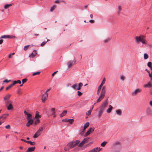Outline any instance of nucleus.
I'll return each instance as SVG.
<instances>
[{"label": "nucleus", "mask_w": 152, "mask_h": 152, "mask_svg": "<svg viewBox=\"0 0 152 152\" xmlns=\"http://www.w3.org/2000/svg\"><path fill=\"white\" fill-rule=\"evenodd\" d=\"M146 36L145 35H140L139 36H136L134 39L136 42L137 44L141 42L143 45H146L147 41L145 39Z\"/></svg>", "instance_id": "nucleus-1"}, {"label": "nucleus", "mask_w": 152, "mask_h": 152, "mask_svg": "<svg viewBox=\"0 0 152 152\" xmlns=\"http://www.w3.org/2000/svg\"><path fill=\"white\" fill-rule=\"evenodd\" d=\"M106 93V87L103 86L101 91L100 95L97 99V102H99L104 98Z\"/></svg>", "instance_id": "nucleus-2"}, {"label": "nucleus", "mask_w": 152, "mask_h": 152, "mask_svg": "<svg viewBox=\"0 0 152 152\" xmlns=\"http://www.w3.org/2000/svg\"><path fill=\"white\" fill-rule=\"evenodd\" d=\"M12 101L10 102L5 103V105L7 110H13L14 107L12 104Z\"/></svg>", "instance_id": "nucleus-3"}, {"label": "nucleus", "mask_w": 152, "mask_h": 152, "mask_svg": "<svg viewBox=\"0 0 152 152\" xmlns=\"http://www.w3.org/2000/svg\"><path fill=\"white\" fill-rule=\"evenodd\" d=\"M108 104L107 100L103 102L102 104L100 107V110L104 112L105 109L106 108V106Z\"/></svg>", "instance_id": "nucleus-4"}, {"label": "nucleus", "mask_w": 152, "mask_h": 152, "mask_svg": "<svg viewBox=\"0 0 152 152\" xmlns=\"http://www.w3.org/2000/svg\"><path fill=\"white\" fill-rule=\"evenodd\" d=\"M43 128L42 127H40L38 130L35 133L33 136L34 138H37L42 132Z\"/></svg>", "instance_id": "nucleus-5"}, {"label": "nucleus", "mask_w": 152, "mask_h": 152, "mask_svg": "<svg viewBox=\"0 0 152 152\" xmlns=\"http://www.w3.org/2000/svg\"><path fill=\"white\" fill-rule=\"evenodd\" d=\"M142 91V89L141 88H136L131 93V94L132 96H136L137 94L140 93Z\"/></svg>", "instance_id": "nucleus-6"}, {"label": "nucleus", "mask_w": 152, "mask_h": 152, "mask_svg": "<svg viewBox=\"0 0 152 152\" xmlns=\"http://www.w3.org/2000/svg\"><path fill=\"white\" fill-rule=\"evenodd\" d=\"M11 96V95L10 94H7L4 97V100L5 103H7L10 102L11 100H10L9 99Z\"/></svg>", "instance_id": "nucleus-7"}, {"label": "nucleus", "mask_w": 152, "mask_h": 152, "mask_svg": "<svg viewBox=\"0 0 152 152\" xmlns=\"http://www.w3.org/2000/svg\"><path fill=\"white\" fill-rule=\"evenodd\" d=\"M94 129L95 128L94 127L90 128L86 132L85 134V136H88L91 133H92L94 131Z\"/></svg>", "instance_id": "nucleus-8"}, {"label": "nucleus", "mask_w": 152, "mask_h": 152, "mask_svg": "<svg viewBox=\"0 0 152 152\" xmlns=\"http://www.w3.org/2000/svg\"><path fill=\"white\" fill-rule=\"evenodd\" d=\"M67 146L69 147V148H72L76 146L75 141H72L69 142L67 145Z\"/></svg>", "instance_id": "nucleus-9"}, {"label": "nucleus", "mask_w": 152, "mask_h": 152, "mask_svg": "<svg viewBox=\"0 0 152 152\" xmlns=\"http://www.w3.org/2000/svg\"><path fill=\"white\" fill-rule=\"evenodd\" d=\"M48 96V94L45 93L43 94L42 96V100L43 102L44 103L45 101L46 100Z\"/></svg>", "instance_id": "nucleus-10"}, {"label": "nucleus", "mask_w": 152, "mask_h": 152, "mask_svg": "<svg viewBox=\"0 0 152 152\" xmlns=\"http://www.w3.org/2000/svg\"><path fill=\"white\" fill-rule=\"evenodd\" d=\"M76 62V60L74 61H69L67 63V64L68 65V68H71L72 65L75 64V63Z\"/></svg>", "instance_id": "nucleus-11"}, {"label": "nucleus", "mask_w": 152, "mask_h": 152, "mask_svg": "<svg viewBox=\"0 0 152 152\" xmlns=\"http://www.w3.org/2000/svg\"><path fill=\"white\" fill-rule=\"evenodd\" d=\"M15 37L14 36L12 35H4L2 36L0 38H9V39H11L15 38Z\"/></svg>", "instance_id": "nucleus-12"}, {"label": "nucleus", "mask_w": 152, "mask_h": 152, "mask_svg": "<svg viewBox=\"0 0 152 152\" xmlns=\"http://www.w3.org/2000/svg\"><path fill=\"white\" fill-rule=\"evenodd\" d=\"M101 148L99 147H96L89 151L88 152H99L101 151Z\"/></svg>", "instance_id": "nucleus-13"}, {"label": "nucleus", "mask_w": 152, "mask_h": 152, "mask_svg": "<svg viewBox=\"0 0 152 152\" xmlns=\"http://www.w3.org/2000/svg\"><path fill=\"white\" fill-rule=\"evenodd\" d=\"M28 120V122L26 124L27 127H29L31 125H32L33 122V121L32 119H30Z\"/></svg>", "instance_id": "nucleus-14"}, {"label": "nucleus", "mask_w": 152, "mask_h": 152, "mask_svg": "<svg viewBox=\"0 0 152 152\" xmlns=\"http://www.w3.org/2000/svg\"><path fill=\"white\" fill-rule=\"evenodd\" d=\"M9 115V114L8 113L4 114H3L0 117V118L1 119H2V120H4L5 119L7 118Z\"/></svg>", "instance_id": "nucleus-15"}, {"label": "nucleus", "mask_w": 152, "mask_h": 152, "mask_svg": "<svg viewBox=\"0 0 152 152\" xmlns=\"http://www.w3.org/2000/svg\"><path fill=\"white\" fill-rule=\"evenodd\" d=\"M37 54V50H34L33 52L31 54L29 57H31V58H33Z\"/></svg>", "instance_id": "nucleus-16"}, {"label": "nucleus", "mask_w": 152, "mask_h": 152, "mask_svg": "<svg viewBox=\"0 0 152 152\" xmlns=\"http://www.w3.org/2000/svg\"><path fill=\"white\" fill-rule=\"evenodd\" d=\"M35 149V147H31L28 148L26 151L27 152H32L34 151Z\"/></svg>", "instance_id": "nucleus-17"}, {"label": "nucleus", "mask_w": 152, "mask_h": 152, "mask_svg": "<svg viewBox=\"0 0 152 152\" xmlns=\"http://www.w3.org/2000/svg\"><path fill=\"white\" fill-rule=\"evenodd\" d=\"M152 86V84L150 82H149L148 83L145 84L144 85V87L147 88H150Z\"/></svg>", "instance_id": "nucleus-18"}, {"label": "nucleus", "mask_w": 152, "mask_h": 152, "mask_svg": "<svg viewBox=\"0 0 152 152\" xmlns=\"http://www.w3.org/2000/svg\"><path fill=\"white\" fill-rule=\"evenodd\" d=\"M86 140V139H84L82 141L79 145L78 146L79 147H83V145L86 143L85 141Z\"/></svg>", "instance_id": "nucleus-19"}, {"label": "nucleus", "mask_w": 152, "mask_h": 152, "mask_svg": "<svg viewBox=\"0 0 152 152\" xmlns=\"http://www.w3.org/2000/svg\"><path fill=\"white\" fill-rule=\"evenodd\" d=\"M67 113V111L66 110H64L61 114L60 115V116L61 117H62L65 115Z\"/></svg>", "instance_id": "nucleus-20"}, {"label": "nucleus", "mask_w": 152, "mask_h": 152, "mask_svg": "<svg viewBox=\"0 0 152 152\" xmlns=\"http://www.w3.org/2000/svg\"><path fill=\"white\" fill-rule=\"evenodd\" d=\"M35 117L36 118H39L41 117V115H39V112L38 111H36L35 115Z\"/></svg>", "instance_id": "nucleus-21"}, {"label": "nucleus", "mask_w": 152, "mask_h": 152, "mask_svg": "<svg viewBox=\"0 0 152 152\" xmlns=\"http://www.w3.org/2000/svg\"><path fill=\"white\" fill-rule=\"evenodd\" d=\"M72 87L74 89H76L77 90L78 88V84L75 83L72 86Z\"/></svg>", "instance_id": "nucleus-22"}, {"label": "nucleus", "mask_w": 152, "mask_h": 152, "mask_svg": "<svg viewBox=\"0 0 152 152\" xmlns=\"http://www.w3.org/2000/svg\"><path fill=\"white\" fill-rule=\"evenodd\" d=\"M17 83H19V84H20L21 83V81L20 80H15L12 83V84L13 86L15 85V84Z\"/></svg>", "instance_id": "nucleus-23"}, {"label": "nucleus", "mask_w": 152, "mask_h": 152, "mask_svg": "<svg viewBox=\"0 0 152 152\" xmlns=\"http://www.w3.org/2000/svg\"><path fill=\"white\" fill-rule=\"evenodd\" d=\"M116 113L117 115H122V111L120 109L116 110Z\"/></svg>", "instance_id": "nucleus-24"}, {"label": "nucleus", "mask_w": 152, "mask_h": 152, "mask_svg": "<svg viewBox=\"0 0 152 152\" xmlns=\"http://www.w3.org/2000/svg\"><path fill=\"white\" fill-rule=\"evenodd\" d=\"M109 107H110V108H108L107 109V113H110V112H111L112 110V109L113 108V107L110 105H109Z\"/></svg>", "instance_id": "nucleus-25"}, {"label": "nucleus", "mask_w": 152, "mask_h": 152, "mask_svg": "<svg viewBox=\"0 0 152 152\" xmlns=\"http://www.w3.org/2000/svg\"><path fill=\"white\" fill-rule=\"evenodd\" d=\"M12 4H6L4 6V8L5 9H7L9 8L11 6Z\"/></svg>", "instance_id": "nucleus-26"}, {"label": "nucleus", "mask_w": 152, "mask_h": 152, "mask_svg": "<svg viewBox=\"0 0 152 152\" xmlns=\"http://www.w3.org/2000/svg\"><path fill=\"white\" fill-rule=\"evenodd\" d=\"M103 113V112L102 111H101L99 110V112L98 113V117L99 118H100L102 115Z\"/></svg>", "instance_id": "nucleus-27"}, {"label": "nucleus", "mask_w": 152, "mask_h": 152, "mask_svg": "<svg viewBox=\"0 0 152 152\" xmlns=\"http://www.w3.org/2000/svg\"><path fill=\"white\" fill-rule=\"evenodd\" d=\"M121 145V142L119 141H117L115 142L113 144V145L114 146H116L117 145Z\"/></svg>", "instance_id": "nucleus-28"}, {"label": "nucleus", "mask_w": 152, "mask_h": 152, "mask_svg": "<svg viewBox=\"0 0 152 152\" xmlns=\"http://www.w3.org/2000/svg\"><path fill=\"white\" fill-rule=\"evenodd\" d=\"M78 84V88L77 90H79L80 89L81 87L83 86V83H80Z\"/></svg>", "instance_id": "nucleus-29"}, {"label": "nucleus", "mask_w": 152, "mask_h": 152, "mask_svg": "<svg viewBox=\"0 0 152 152\" xmlns=\"http://www.w3.org/2000/svg\"><path fill=\"white\" fill-rule=\"evenodd\" d=\"M147 113L149 115L151 114V111L150 108H148L146 110Z\"/></svg>", "instance_id": "nucleus-30"}, {"label": "nucleus", "mask_w": 152, "mask_h": 152, "mask_svg": "<svg viewBox=\"0 0 152 152\" xmlns=\"http://www.w3.org/2000/svg\"><path fill=\"white\" fill-rule=\"evenodd\" d=\"M26 143H29L31 145H34L35 144V142H32L31 141H26Z\"/></svg>", "instance_id": "nucleus-31"}, {"label": "nucleus", "mask_w": 152, "mask_h": 152, "mask_svg": "<svg viewBox=\"0 0 152 152\" xmlns=\"http://www.w3.org/2000/svg\"><path fill=\"white\" fill-rule=\"evenodd\" d=\"M27 120L31 119L32 115L30 113H28L27 115Z\"/></svg>", "instance_id": "nucleus-32"}, {"label": "nucleus", "mask_w": 152, "mask_h": 152, "mask_svg": "<svg viewBox=\"0 0 152 152\" xmlns=\"http://www.w3.org/2000/svg\"><path fill=\"white\" fill-rule=\"evenodd\" d=\"M89 123L88 122H86V124H85L84 126V128H86V129L89 126Z\"/></svg>", "instance_id": "nucleus-33"}, {"label": "nucleus", "mask_w": 152, "mask_h": 152, "mask_svg": "<svg viewBox=\"0 0 152 152\" xmlns=\"http://www.w3.org/2000/svg\"><path fill=\"white\" fill-rule=\"evenodd\" d=\"M74 120V119H68L67 122H68L70 124H72Z\"/></svg>", "instance_id": "nucleus-34"}, {"label": "nucleus", "mask_w": 152, "mask_h": 152, "mask_svg": "<svg viewBox=\"0 0 152 152\" xmlns=\"http://www.w3.org/2000/svg\"><path fill=\"white\" fill-rule=\"evenodd\" d=\"M41 72L40 71H39L37 72H34L33 73L32 75L35 76L36 75H38L40 74Z\"/></svg>", "instance_id": "nucleus-35"}, {"label": "nucleus", "mask_w": 152, "mask_h": 152, "mask_svg": "<svg viewBox=\"0 0 152 152\" xmlns=\"http://www.w3.org/2000/svg\"><path fill=\"white\" fill-rule=\"evenodd\" d=\"M56 6L55 5H53V6H52L51 7V8L50 9V11L51 12H52L53 10L55 9L56 8Z\"/></svg>", "instance_id": "nucleus-36"}, {"label": "nucleus", "mask_w": 152, "mask_h": 152, "mask_svg": "<svg viewBox=\"0 0 152 152\" xmlns=\"http://www.w3.org/2000/svg\"><path fill=\"white\" fill-rule=\"evenodd\" d=\"M91 111L92 109H90L86 113V115L89 116L90 115H91Z\"/></svg>", "instance_id": "nucleus-37"}, {"label": "nucleus", "mask_w": 152, "mask_h": 152, "mask_svg": "<svg viewBox=\"0 0 152 152\" xmlns=\"http://www.w3.org/2000/svg\"><path fill=\"white\" fill-rule=\"evenodd\" d=\"M13 86L12 84L8 86L6 88V90H8V89L12 87Z\"/></svg>", "instance_id": "nucleus-38"}, {"label": "nucleus", "mask_w": 152, "mask_h": 152, "mask_svg": "<svg viewBox=\"0 0 152 152\" xmlns=\"http://www.w3.org/2000/svg\"><path fill=\"white\" fill-rule=\"evenodd\" d=\"M107 142L104 141L101 144V145L102 146L104 147L105 145Z\"/></svg>", "instance_id": "nucleus-39"}, {"label": "nucleus", "mask_w": 152, "mask_h": 152, "mask_svg": "<svg viewBox=\"0 0 152 152\" xmlns=\"http://www.w3.org/2000/svg\"><path fill=\"white\" fill-rule=\"evenodd\" d=\"M37 119L36 120L35 122V124L36 125L37 124L39 123L40 122V120L39 118H36Z\"/></svg>", "instance_id": "nucleus-40"}, {"label": "nucleus", "mask_w": 152, "mask_h": 152, "mask_svg": "<svg viewBox=\"0 0 152 152\" xmlns=\"http://www.w3.org/2000/svg\"><path fill=\"white\" fill-rule=\"evenodd\" d=\"M144 58L145 59H146L148 58V55L147 53H145L144 55Z\"/></svg>", "instance_id": "nucleus-41"}, {"label": "nucleus", "mask_w": 152, "mask_h": 152, "mask_svg": "<svg viewBox=\"0 0 152 152\" xmlns=\"http://www.w3.org/2000/svg\"><path fill=\"white\" fill-rule=\"evenodd\" d=\"M84 139H86V140L85 141L86 143L88 142V141H89V140L90 139V138L89 137H87L86 138H84Z\"/></svg>", "instance_id": "nucleus-42"}, {"label": "nucleus", "mask_w": 152, "mask_h": 152, "mask_svg": "<svg viewBox=\"0 0 152 152\" xmlns=\"http://www.w3.org/2000/svg\"><path fill=\"white\" fill-rule=\"evenodd\" d=\"M147 65L150 68L152 66V63L151 62H148V63Z\"/></svg>", "instance_id": "nucleus-43"}, {"label": "nucleus", "mask_w": 152, "mask_h": 152, "mask_svg": "<svg viewBox=\"0 0 152 152\" xmlns=\"http://www.w3.org/2000/svg\"><path fill=\"white\" fill-rule=\"evenodd\" d=\"M80 142V141L79 140H77L75 141V144L76 146Z\"/></svg>", "instance_id": "nucleus-44"}, {"label": "nucleus", "mask_w": 152, "mask_h": 152, "mask_svg": "<svg viewBox=\"0 0 152 152\" xmlns=\"http://www.w3.org/2000/svg\"><path fill=\"white\" fill-rule=\"evenodd\" d=\"M29 46L30 45H28L25 46L24 48V50L25 51L26 50Z\"/></svg>", "instance_id": "nucleus-45"}, {"label": "nucleus", "mask_w": 152, "mask_h": 152, "mask_svg": "<svg viewBox=\"0 0 152 152\" xmlns=\"http://www.w3.org/2000/svg\"><path fill=\"white\" fill-rule=\"evenodd\" d=\"M105 78H104L103 79V80H102V83H101V85L103 86V85L105 83Z\"/></svg>", "instance_id": "nucleus-46"}, {"label": "nucleus", "mask_w": 152, "mask_h": 152, "mask_svg": "<svg viewBox=\"0 0 152 152\" xmlns=\"http://www.w3.org/2000/svg\"><path fill=\"white\" fill-rule=\"evenodd\" d=\"M27 80V78L23 79L22 80V83L23 84L24 83H25L26 82Z\"/></svg>", "instance_id": "nucleus-47"}, {"label": "nucleus", "mask_w": 152, "mask_h": 152, "mask_svg": "<svg viewBox=\"0 0 152 152\" xmlns=\"http://www.w3.org/2000/svg\"><path fill=\"white\" fill-rule=\"evenodd\" d=\"M5 128L7 129H11L10 126V125H7L5 126Z\"/></svg>", "instance_id": "nucleus-48"}, {"label": "nucleus", "mask_w": 152, "mask_h": 152, "mask_svg": "<svg viewBox=\"0 0 152 152\" xmlns=\"http://www.w3.org/2000/svg\"><path fill=\"white\" fill-rule=\"evenodd\" d=\"M71 148H69V147L67 145L64 148V150L65 151H68L69 149H70Z\"/></svg>", "instance_id": "nucleus-49"}, {"label": "nucleus", "mask_w": 152, "mask_h": 152, "mask_svg": "<svg viewBox=\"0 0 152 152\" xmlns=\"http://www.w3.org/2000/svg\"><path fill=\"white\" fill-rule=\"evenodd\" d=\"M149 76L150 78H151V80H152V72H151V73H149Z\"/></svg>", "instance_id": "nucleus-50"}, {"label": "nucleus", "mask_w": 152, "mask_h": 152, "mask_svg": "<svg viewBox=\"0 0 152 152\" xmlns=\"http://www.w3.org/2000/svg\"><path fill=\"white\" fill-rule=\"evenodd\" d=\"M47 42H45L44 41L43 42H42L41 44V46H44L45 44L47 43Z\"/></svg>", "instance_id": "nucleus-51"}, {"label": "nucleus", "mask_w": 152, "mask_h": 152, "mask_svg": "<svg viewBox=\"0 0 152 152\" xmlns=\"http://www.w3.org/2000/svg\"><path fill=\"white\" fill-rule=\"evenodd\" d=\"M11 81L10 80H8L7 79H6L4 80L3 81V83H8V82L10 81Z\"/></svg>", "instance_id": "nucleus-52"}, {"label": "nucleus", "mask_w": 152, "mask_h": 152, "mask_svg": "<svg viewBox=\"0 0 152 152\" xmlns=\"http://www.w3.org/2000/svg\"><path fill=\"white\" fill-rule=\"evenodd\" d=\"M110 39V38H108L107 39H105L104 40V42L105 43H106L108 42Z\"/></svg>", "instance_id": "nucleus-53"}, {"label": "nucleus", "mask_w": 152, "mask_h": 152, "mask_svg": "<svg viewBox=\"0 0 152 152\" xmlns=\"http://www.w3.org/2000/svg\"><path fill=\"white\" fill-rule=\"evenodd\" d=\"M77 93H78V95L79 96H81L82 94V93L81 92H80L79 91H78Z\"/></svg>", "instance_id": "nucleus-54"}, {"label": "nucleus", "mask_w": 152, "mask_h": 152, "mask_svg": "<svg viewBox=\"0 0 152 152\" xmlns=\"http://www.w3.org/2000/svg\"><path fill=\"white\" fill-rule=\"evenodd\" d=\"M68 119H67L66 118H65L64 119H63L62 121L63 122H67Z\"/></svg>", "instance_id": "nucleus-55"}, {"label": "nucleus", "mask_w": 152, "mask_h": 152, "mask_svg": "<svg viewBox=\"0 0 152 152\" xmlns=\"http://www.w3.org/2000/svg\"><path fill=\"white\" fill-rule=\"evenodd\" d=\"M4 122V120H1L0 118V125H1Z\"/></svg>", "instance_id": "nucleus-56"}, {"label": "nucleus", "mask_w": 152, "mask_h": 152, "mask_svg": "<svg viewBox=\"0 0 152 152\" xmlns=\"http://www.w3.org/2000/svg\"><path fill=\"white\" fill-rule=\"evenodd\" d=\"M102 86H103L102 85L100 84V85L98 87V89L101 90V88Z\"/></svg>", "instance_id": "nucleus-57"}, {"label": "nucleus", "mask_w": 152, "mask_h": 152, "mask_svg": "<svg viewBox=\"0 0 152 152\" xmlns=\"http://www.w3.org/2000/svg\"><path fill=\"white\" fill-rule=\"evenodd\" d=\"M86 128H83V130L80 133V135L82 134V133L84 131H85L86 130Z\"/></svg>", "instance_id": "nucleus-58"}, {"label": "nucleus", "mask_w": 152, "mask_h": 152, "mask_svg": "<svg viewBox=\"0 0 152 152\" xmlns=\"http://www.w3.org/2000/svg\"><path fill=\"white\" fill-rule=\"evenodd\" d=\"M118 9L119 11H121L122 10V9L121 6H118Z\"/></svg>", "instance_id": "nucleus-59"}, {"label": "nucleus", "mask_w": 152, "mask_h": 152, "mask_svg": "<svg viewBox=\"0 0 152 152\" xmlns=\"http://www.w3.org/2000/svg\"><path fill=\"white\" fill-rule=\"evenodd\" d=\"M51 89V88H49L45 92L46 94L48 93V92L50 91Z\"/></svg>", "instance_id": "nucleus-60"}, {"label": "nucleus", "mask_w": 152, "mask_h": 152, "mask_svg": "<svg viewBox=\"0 0 152 152\" xmlns=\"http://www.w3.org/2000/svg\"><path fill=\"white\" fill-rule=\"evenodd\" d=\"M121 79L123 80H124V76H121Z\"/></svg>", "instance_id": "nucleus-61"}, {"label": "nucleus", "mask_w": 152, "mask_h": 152, "mask_svg": "<svg viewBox=\"0 0 152 152\" xmlns=\"http://www.w3.org/2000/svg\"><path fill=\"white\" fill-rule=\"evenodd\" d=\"M58 72V71H55V72L54 73H53L52 74V76H53L55 75V74Z\"/></svg>", "instance_id": "nucleus-62"}, {"label": "nucleus", "mask_w": 152, "mask_h": 152, "mask_svg": "<svg viewBox=\"0 0 152 152\" xmlns=\"http://www.w3.org/2000/svg\"><path fill=\"white\" fill-rule=\"evenodd\" d=\"M94 20H89V22L91 23H94Z\"/></svg>", "instance_id": "nucleus-63"}, {"label": "nucleus", "mask_w": 152, "mask_h": 152, "mask_svg": "<svg viewBox=\"0 0 152 152\" xmlns=\"http://www.w3.org/2000/svg\"><path fill=\"white\" fill-rule=\"evenodd\" d=\"M100 91L101 90H99L98 89L97 90V94L99 95V94Z\"/></svg>", "instance_id": "nucleus-64"}]
</instances>
